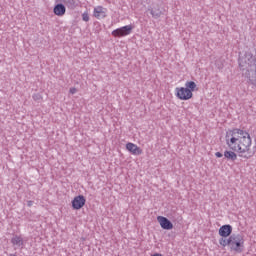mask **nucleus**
<instances>
[{
	"label": "nucleus",
	"instance_id": "obj_18",
	"mask_svg": "<svg viewBox=\"0 0 256 256\" xmlns=\"http://www.w3.org/2000/svg\"><path fill=\"white\" fill-rule=\"evenodd\" d=\"M69 93H71V95H75V93H77V88L75 87L70 88Z\"/></svg>",
	"mask_w": 256,
	"mask_h": 256
},
{
	"label": "nucleus",
	"instance_id": "obj_15",
	"mask_svg": "<svg viewBox=\"0 0 256 256\" xmlns=\"http://www.w3.org/2000/svg\"><path fill=\"white\" fill-rule=\"evenodd\" d=\"M185 88L189 89L190 93H193L197 89V84L194 81H188L185 83Z\"/></svg>",
	"mask_w": 256,
	"mask_h": 256
},
{
	"label": "nucleus",
	"instance_id": "obj_4",
	"mask_svg": "<svg viewBox=\"0 0 256 256\" xmlns=\"http://www.w3.org/2000/svg\"><path fill=\"white\" fill-rule=\"evenodd\" d=\"M176 97H178L180 101H189V99L193 98V92L185 87L176 88Z\"/></svg>",
	"mask_w": 256,
	"mask_h": 256
},
{
	"label": "nucleus",
	"instance_id": "obj_9",
	"mask_svg": "<svg viewBox=\"0 0 256 256\" xmlns=\"http://www.w3.org/2000/svg\"><path fill=\"white\" fill-rule=\"evenodd\" d=\"M126 149L127 151H129L132 155H142L143 154V150L137 146L136 144H133L131 142H128L126 144Z\"/></svg>",
	"mask_w": 256,
	"mask_h": 256
},
{
	"label": "nucleus",
	"instance_id": "obj_11",
	"mask_svg": "<svg viewBox=\"0 0 256 256\" xmlns=\"http://www.w3.org/2000/svg\"><path fill=\"white\" fill-rule=\"evenodd\" d=\"M67 11V8H65V5H63L62 3L57 4L54 7V15H57L58 17H63V15H65Z\"/></svg>",
	"mask_w": 256,
	"mask_h": 256
},
{
	"label": "nucleus",
	"instance_id": "obj_12",
	"mask_svg": "<svg viewBox=\"0 0 256 256\" xmlns=\"http://www.w3.org/2000/svg\"><path fill=\"white\" fill-rule=\"evenodd\" d=\"M148 11L152 15L153 19H159V17L163 15V11H161V8H159V6L148 8Z\"/></svg>",
	"mask_w": 256,
	"mask_h": 256
},
{
	"label": "nucleus",
	"instance_id": "obj_7",
	"mask_svg": "<svg viewBox=\"0 0 256 256\" xmlns=\"http://www.w3.org/2000/svg\"><path fill=\"white\" fill-rule=\"evenodd\" d=\"M158 223H160V226L162 229H166V231H170V229H173V223L171 220L167 219L164 216H158L157 217Z\"/></svg>",
	"mask_w": 256,
	"mask_h": 256
},
{
	"label": "nucleus",
	"instance_id": "obj_3",
	"mask_svg": "<svg viewBox=\"0 0 256 256\" xmlns=\"http://www.w3.org/2000/svg\"><path fill=\"white\" fill-rule=\"evenodd\" d=\"M245 240L240 234H232L229 238H220L219 244L222 247H230L232 251L236 253H241L243 251V245Z\"/></svg>",
	"mask_w": 256,
	"mask_h": 256
},
{
	"label": "nucleus",
	"instance_id": "obj_13",
	"mask_svg": "<svg viewBox=\"0 0 256 256\" xmlns=\"http://www.w3.org/2000/svg\"><path fill=\"white\" fill-rule=\"evenodd\" d=\"M62 0H56V2H59ZM63 3L69 7V9H75L76 7H79V0H63Z\"/></svg>",
	"mask_w": 256,
	"mask_h": 256
},
{
	"label": "nucleus",
	"instance_id": "obj_10",
	"mask_svg": "<svg viewBox=\"0 0 256 256\" xmlns=\"http://www.w3.org/2000/svg\"><path fill=\"white\" fill-rule=\"evenodd\" d=\"M94 17L96 19H105L107 17V8H103V6H97L94 8Z\"/></svg>",
	"mask_w": 256,
	"mask_h": 256
},
{
	"label": "nucleus",
	"instance_id": "obj_21",
	"mask_svg": "<svg viewBox=\"0 0 256 256\" xmlns=\"http://www.w3.org/2000/svg\"><path fill=\"white\" fill-rule=\"evenodd\" d=\"M152 256H163L162 254H159V253H156V254H154V255H152Z\"/></svg>",
	"mask_w": 256,
	"mask_h": 256
},
{
	"label": "nucleus",
	"instance_id": "obj_8",
	"mask_svg": "<svg viewBox=\"0 0 256 256\" xmlns=\"http://www.w3.org/2000/svg\"><path fill=\"white\" fill-rule=\"evenodd\" d=\"M233 233V227L231 225H223L219 228V235L222 239H227Z\"/></svg>",
	"mask_w": 256,
	"mask_h": 256
},
{
	"label": "nucleus",
	"instance_id": "obj_22",
	"mask_svg": "<svg viewBox=\"0 0 256 256\" xmlns=\"http://www.w3.org/2000/svg\"><path fill=\"white\" fill-rule=\"evenodd\" d=\"M9 256H16L15 254H10Z\"/></svg>",
	"mask_w": 256,
	"mask_h": 256
},
{
	"label": "nucleus",
	"instance_id": "obj_6",
	"mask_svg": "<svg viewBox=\"0 0 256 256\" xmlns=\"http://www.w3.org/2000/svg\"><path fill=\"white\" fill-rule=\"evenodd\" d=\"M86 201L87 200L85 199V196L83 195L76 196L72 200L73 209H76V210L82 209L85 206Z\"/></svg>",
	"mask_w": 256,
	"mask_h": 256
},
{
	"label": "nucleus",
	"instance_id": "obj_19",
	"mask_svg": "<svg viewBox=\"0 0 256 256\" xmlns=\"http://www.w3.org/2000/svg\"><path fill=\"white\" fill-rule=\"evenodd\" d=\"M215 156L218 157V158H221V157H223V154L221 152H216Z\"/></svg>",
	"mask_w": 256,
	"mask_h": 256
},
{
	"label": "nucleus",
	"instance_id": "obj_14",
	"mask_svg": "<svg viewBox=\"0 0 256 256\" xmlns=\"http://www.w3.org/2000/svg\"><path fill=\"white\" fill-rule=\"evenodd\" d=\"M11 243H12V245H15L16 247H22V245H23V238L21 236L15 235L11 239Z\"/></svg>",
	"mask_w": 256,
	"mask_h": 256
},
{
	"label": "nucleus",
	"instance_id": "obj_16",
	"mask_svg": "<svg viewBox=\"0 0 256 256\" xmlns=\"http://www.w3.org/2000/svg\"><path fill=\"white\" fill-rule=\"evenodd\" d=\"M32 99L34 101H38V102L43 101V96L40 93H35L32 95Z\"/></svg>",
	"mask_w": 256,
	"mask_h": 256
},
{
	"label": "nucleus",
	"instance_id": "obj_5",
	"mask_svg": "<svg viewBox=\"0 0 256 256\" xmlns=\"http://www.w3.org/2000/svg\"><path fill=\"white\" fill-rule=\"evenodd\" d=\"M133 31L132 25H126L120 28H117L112 31L113 37H127V35H131V32Z\"/></svg>",
	"mask_w": 256,
	"mask_h": 256
},
{
	"label": "nucleus",
	"instance_id": "obj_20",
	"mask_svg": "<svg viewBox=\"0 0 256 256\" xmlns=\"http://www.w3.org/2000/svg\"><path fill=\"white\" fill-rule=\"evenodd\" d=\"M27 206L28 207H33V201H31V200L27 201Z\"/></svg>",
	"mask_w": 256,
	"mask_h": 256
},
{
	"label": "nucleus",
	"instance_id": "obj_17",
	"mask_svg": "<svg viewBox=\"0 0 256 256\" xmlns=\"http://www.w3.org/2000/svg\"><path fill=\"white\" fill-rule=\"evenodd\" d=\"M82 20L85 21L86 23L89 22V12H84L82 14Z\"/></svg>",
	"mask_w": 256,
	"mask_h": 256
},
{
	"label": "nucleus",
	"instance_id": "obj_2",
	"mask_svg": "<svg viewBox=\"0 0 256 256\" xmlns=\"http://www.w3.org/2000/svg\"><path fill=\"white\" fill-rule=\"evenodd\" d=\"M241 71H246L245 75L250 83L256 87V58L253 53L246 52L244 56L238 60Z\"/></svg>",
	"mask_w": 256,
	"mask_h": 256
},
{
	"label": "nucleus",
	"instance_id": "obj_1",
	"mask_svg": "<svg viewBox=\"0 0 256 256\" xmlns=\"http://www.w3.org/2000/svg\"><path fill=\"white\" fill-rule=\"evenodd\" d=\"M225 142L231 149L224 152L227 161H237V153L242 159H251L255 155V149H251L253 141L247 130L239 128L228 130L225 135Z\"/></svg>",
	"mask_w": 256,
	"mask_h": 256
}]
</instances>
